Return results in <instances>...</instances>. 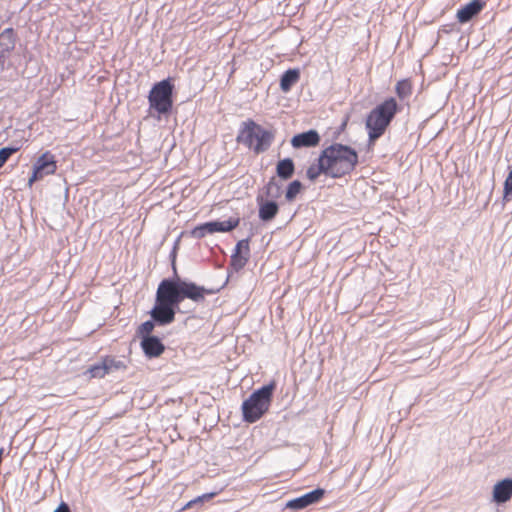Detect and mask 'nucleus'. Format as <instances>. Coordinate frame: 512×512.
Masks as SVG:
<instances>
[{
    "mask_svg": "<svg viewBox=\"0 0 512 512\" xmlns=\"http://www.w3.org/2000/svg\"><path fill=\"white\" fill-rule=\"evenodd\" d=\"M213 292L192 282L163 280L157 289L156 302L176 307L184 298L201 302L205 294Z\"/></svg>",
    "mask_w": 512,
    "mask_h": 512,
    "instance_id": "obj_1",
    "label": "nucleus"
},
{
    "mask_svg": "<svg viewBox=\"0 0 512 512\" xmlns=\"http://www.w3.org/2000/svg\"><path fill=\"white\" fill-rule=\"evenodd\" d=\"M172 85L169 80H162L157 83L149 95L151 108L160 114L168 113L172 108Z\"/></svg>",
    "mask_w": 512,
    "mask_h": 512,
    "instance_id": "obj_6",
    "label": "nucleus"
},
{
    "mask_svg": "<svg viewBox=\"0 0 512 512\" xmlns=\"http://www.w3.org/2000/svg\"><path fill=\"white\" fill-rule=\"evenodd\" d=\"M151 318L158 325H167L175 319V307L155 302L153 309L150 311Z\"/></svg>",
    "mask_w": 512,
    "mask_h": 512,
    "instance_id": "obj_10",
    "label": "nucleus"
},
{
    "mask_svg": "<svg viewBox=\"0 0 512 512\" xmlns=\"http://www.w3.org/2000/svg\"><path fill=\"white\" fill-rule=\"evenodd\" d=\"M322 173L328 175V170L326 169V164L324 163V161L322 159V155L320 154V156L317 159V163H313L312 165L309 166V168L307 169L306 175L309 180L315 181L319 177V175Z\"/></svg>",
    "mask_w": 512,
    "mask_h": 512,
    "instance_id": "obj_19",
    "label": "nucleus"
},
{
    "mask_svg": "<svg viewBox=\"0 0 512 512\" xmlns=\"http://www.w3.org/2000/svg\"><path fill=\"white\" fill-rule=\"evenodd\" d=\"M274 138V134L264 129L262 126L250 120L244 123L237 141L245 144L252 149L256 154L266 151Z\"/></svg>",
    "mask_w": 512,
    "mask_h": 512,
    "instance_id": "obj_5",
    "label": "nucleus"
},
{
    "mask_svg": "<svg viewBox=\"0 0 512 512\" xmlns=\"http://www.w3.org/2000/svg\"><path fill=\"white\" fill-rule=\"evenodd\" d=\"M239 218L229 219L227 221H213L207 222L202 225L195 227L192 230V236L195 238H202L207 234H213L215 232H228L233 230L239 225Z\"/></svg>",
    "mask_w": 512,
    "mask_h": 512,
    "instance_id": "obj_8",
    "label": "nucleus"
},
{
    "mask_svg": "<svg viewBox=\"0 0 512 512\" xmlns=\"http://www.w3.org/2000/svg\"><path fill=\"white\" fill-rule=\"evenodd\" d=\"M105 366H108V373H112L118 370H125L126 365L123 360H116L115 358H106L103 360Z\"/></svg>",
    "mask_w": 512,
    "mask_h": 512,
    "instance_id": "obj_25",
    "label": "nucleus"
},
{
    "mask_svg": "<svg viewBox=\"0 0 512 512\" xmlns=\"http://www.w3.org/2000/svg\"><path fill=\"white\" fill-rule=\"evenodd\" d=\"M325 494V490L317 488L311 492H308L298 498L289 500L286 503V508L291 510H301L309 505L317 503Z\"/></svg>",
    "mask_w": 512,
    "mask_h": 512,
    "instance_id": "obj_9",
    "label": "nucleus"
},
{
    "mask_svg": "<svg viewBox=\"0 0 512 512\" xmlns=\"http://www.w3.org/2000/svg\"><path fill=\"white\" fill-rule=\"evenodd\" d=\"M300 73L297 69L287 70L281 77L280 87L282 91L287 92L299 80Z\"/></svg>",
    "mask_w": 512,
    "mask_h": 512,
    "instance_id": "obj_18",
    "label": "nucleus"
},
{
    "mask_svg": "<svg viewBox=\"0 0 512 512\" xmlns=\"http://www.w3.org/2000/svg\"><path fill=\"white\" fill-rule=\"evenodd\" d=\"M215 495H216V493H215V492H212V493H206V494H203V495H201V496H198V497H196L195 499H193V500L189 501V502L185 505L184 509L190 508V507H191V506H193L194 504L202 503V502H204V501L210 500V499H212Z\"/></svg>",
    "mask_w": 512,
    "mask_h": 512,
    "instance_id": "obj_28",
    "label": "nucleus"
},
{
    "mask_svg": "<svg viewBox=\"0 0 512 512\" xmlns=\"http://www.w3.org/2000/svg\"><path fill=\"white\" fill-rule=\"evenodd\" d=\"M15 45L13 33L11 29H6L0 34V57L10 52Z\"/></svg>",
    "mask_w": 512,
    "mask_h": 512,
    "instance_id": "obj_20",
    "label": "nucleus"
},
{
    "mask_svg": "<svg viewBox=\"0 0 512 512\" xmlns=\"http://www.w3.org/2000/svg\"><path fill=\"white\" fill-rule=\"evenodd\" d=\"M512 497V479L505 478L493 487V501L497 504L506 503Z\"/></svg>",
    "mask_w": 512,
    "mask_h": 512,
    "instance_id": "obj_13",
    "label": "nucleus"
},
{
    "mask_svg": "<svg viewBox=\"0 0 512 512\" xmlns=\"http://www.w3.org/2000/svg\"><path fill=\"white\" fill-rule=\"evenodd\" d=\"M301 189H302V184L300 181H298V180L292 181L288 185L286 193H285L286 200L288 202L293 201L296 198V196L300 193Z\"/></svg>",
    "mask_w": 512,
    "mask_h": 512,
    "instance_id": "obj_22",
    "label": "nucleus"
},
{
    "mask_svg": "<svg viewBox=\"0 0 512 512\" xmlns=\"http://www.w3.org/2000/svg\"><path fill=\"white\" fill-rule=\"evenodd\" d=\"M250 256L249 239L240 240L236 247L233 255L231 256V264L233 268L238 271L242 269Z\"/></svg>",
    "mask_w": 512,
    "mask_h": 512,
    "instance_id": "obj_11",
    "label": "nucleus"
},
{
    "mask_svg": "<svg viewBox=\"0 0 512 512\" xmlns=\"http://www.w3.org/2000/svg\"><path fill=\"white\" fill-rule=\"evenodd\" d=\"M397 109L396 100L389 98L369 113L366 119V128L368 129L370 142H374L385 132Z\"/></svg>",
    "mask_w": 512,
    "mask_h": 512,
    "instance_id": "obj_3",
    "label": "nucleus"
},
{
    "mask_svg": "<svg viewBox=\"0 0 512 512\" xmlns=\"http://www.w3.org/2000/svg\"><path fill=\"white\" fill-rule=\"evenodd\" d=\"M396 93L400 98H405L411 93V84L408 80L399 81L396 85Z\"/></svg>",
    "mask_w": 512,
    "mask_h": 512,
    "instance_id": "obj_26",
    "label": "nucleus"
},
{
    "mask_svg": "<svg viewBox=\"0 0 512 512\" xmlns=\"http://www.w3.org/2000/svg\"><path fill=\"white\" fill-rule=\"evenodd\" d=\"M18 149L12 147H5L0 149V168L5 164L9 157L15 153Z\"/></svg>",
    "mask_w": 512,
    "mask_h": 512,
    "instance_id": "obj_27",
    "label": "nucleus"
},
{
    "mask_svg": "<svg viewBox=\"0 0 512 512\" xmlns=\"http://www.w3.org/2000/svg\"><path fill=\"white\" fill-rule=\"evenodd\" d=\"M275 384L270 383L254 391L242 404L243 417L253 423L269 409Z\"/></svg>",
    "mask_w": 512,
    "mask_h": 512,
    "instance_id": "obj_4",
    "label": "nucleus"
},
{
    "mask_svg": "<svg viewBox=\"0 0 512 512\" xmlns=\"http://www.w3.org/2000/svg\"><path fill=\"white\" fill-rule=\"evenodd\" d=\"M57 170V162L55 160V156L51 154L49 151L41 154L34 162L32 167V174L28 179V186L32 187V185L36 181L42 180L45 176L55 174Z\"/></svg>",
    "mask_w": 512,
    "mask_h": 512,
    "instance_id": "obj_7",
    "label": "nucleus"
},
{
    "mask_svg": "<svg viewBox=\"0 0 512 512\" xmlns=\"http://www.w3.org/2000/svg\"><path fill=\"white\" fill-rule=\"evenodd\" d=\"M328 176L339 178L349 174L358 163V155L354 149L342 144H333L322 152Z\"/></svg>",
    "mask_w": 512,
    "mask_h": 512,
    "instance_id": "obj_2",
    "label": "nucleus"
},
{
    "mask_svg": "<svg viewBox=\"0 0 512 512\" xmlns=\"http://www.w3.org/2000/svg\"><path fill=\"white\" fill-rule=\"evenodd\" d=\"M259 204V218L264 221H271L278 213V204L274 201H263L261 197L257 198Z\"/></svg>",
    "mask_w": 512,
    "mask_h": 512,
    "instance_id": "obj_15",
    "label": "nucleus"
},
{
    "mask_svg": "<svg viewBox=\"0 0 512 512\" xmlns=\"http://www.w3.org/2000/svg\"><path fill=\"white\" fill-rule=\"evenodd\" d=\"M54 512H70L69 506L62 502L55 510Z\"/></svg>",
    "mask_w": 512,
    "mask_h": 512,
    "instance_id": "obj_29",
    "label": "nucleus"
},
{
    "mask_svg": "<svg viewBox=\"0 0 512 512\" xmlns=\"http://www.w3.org/2000/svg\"><path fill=\"white\" fill-rule=\"evenodd\" d=\"M264 193L267 198L278 199L282 195V183L272 177L264 187Z\"/></svg>",
    "mask_w": 512,
    "mask_h": 512,
    "instance_id": "obj_21",
    "label": "nucleus"
},
{
    "mask_svg": "<svg viewBox=\"0 0 512 512\" xmlns=\"http://www.w3.org/2000/svg\"><path fill=\"white\" fill-rule=\"evenodd\" d=\"M141 348L148 358H157L165 351L164 344L157 336L144 337L141 339Z\"/></svg>",
    "mask_w": 512,
    "mask_h": 512,
    "instance_id": "obj_12",
    "label": "nucleus"
},
{
    "mask_svg": "<svg viewBox=\"0 0 512 512\" xmlns=\"http://www.w3.org/2000/svg\"><path fill=\"white\" fill-rule=\"evenodd\" d=\"M482 7L483 5L479 0H472L470 3L458 10L457 19L460 23L468 22L473 16L481 11Z\"/></svg>",
    "mask_w": 512,
    "mask_h": 512,
    "instance_id": "obj_16",
    "label": "nucleus"
},
{
    "mask_svg": "<svg viewBox=\"0 0 512 512\" xmlns=\"http://www.w3.org/2000/svg\"><path fill=\"white\" fill-rule=\"evenodd\" d=\"M155 324H157V323L152 319V320H148V321L142 323L139 326L137 333L141 337V339H143L144 337H152L153 336L151 333L154 330Z\"/></svg>",
    "mask_w": 512,
    "mask_h": 512,
    "instance_id": "obj_23",
    "label": "nucleus"
},
{
    "mask_svg": "<svg viewBox=\"0 0 512 512\" xmlns=\"http://www.w3.org/2000/svg\"><path fill=\"white\" fill-rule=\"evenodd\" d=\"M294 169V163L290 158L280 160L276 166L277 175L283 180L290 179L294 174Z\"/></svg>",
    "mask_w": 512,
    "mask_h": 512,
    "instance_id": "obj_17",
    "label": "nucleus"
},
{
    "mask_svg": "<svg viewBox=\"0 0 512 512\" xmlns=\"http://www.w3.org/2000/svg\"><path fill=\"white\" fill-rule=\"evenodd\" d=\"M320 136L316 130H309L293 136L291 144L295 148L312 147L318 145Z\"/></svg>",
    "mask_w": 512,
    "mask_h": 512,
    "instance_id": "obj_14",
    "label": "nucleus"
},
{
    "mask_svg": "<svg viewBox=\"0 0 512 512\" xmlns=\"http://www.w3.org/2000/svg\"><path fill=\"white\" fill-rule=\"evenodd\" d=\"M87 373H89L90 378H102L108 373V366H105L104 361L100 364L92 366Z\"/></svg>",
    "mask_w": 512,
    "mask_h": 512,
    "instance_id": "obj_24",
    "label": "nucleus"
}]
</instances>
